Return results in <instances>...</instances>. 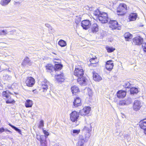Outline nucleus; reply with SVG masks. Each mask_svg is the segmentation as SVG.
Instances as JSON below:
<instances>
[{
	"label": "nucleus",
	"instance_id": "nucleus-38",
	"mask_svg": "<svg viewBox=\"0 0 146 146\" xmlns=\"http://www.w3.org/2000/svg\"><path fill=\"white\" fill-rule=\"evenodd\" d=\"M125 101L126 104L127 105H128L131 103L132 102V99L129 97L127 98L125 100Z\"/></svg>",
	"mask_w": 146,
	"mask_h": 146
},
{
	"label": "nucleus",
	"instance_id": "nucleus-20",
	"mask_svg": "<svg viewBox=\"0 0 146 146\" xmlns=\"http://www.w3.org/2000/svg\"><path fill=\"white\" fill-rule=\"evenodd\" d=\"M146 118L141 120L139 122V126L141 129L145 130L146 129V121L144 120Z\"/></svg>",
	"mask_w": 146,
	"mask_h": 146
},
{
	"label": "nucleus",
	"instance_id": "nucleus-49",
	"mask_svg": "<svg viewBox=\"0 0 146 146\" xmlns=\"http://www.w3.org/2000/svg\"><path fill=\"white\" fill-rule=\"evenodd\" d=\"M45 25L46 27H48L49 28H50V29H51V27L50 26L49 24H45Z\"/></svg>",
	"mask_w": 146,
	"mask_h": 146
},
{
	"label": "nucleus",
	"instance_id": "nucleus-26",
	"mask_svg": "<svg viewBox=\"0 0 146 146\" xmlns=\"http://www.w3.org/2000/svg\"><path fill=\"white\" fill-rule=\"evenodd\" d=\"M124 36L126 40L129 41L132 38V35L128 32L124 34Z\"/></svg>",
	"mask_w": 146,
	"mask_h": 146
},
{
	"label": "nucleus",
	"instance_id": "nucleus-23",
	"mask_svg": "<svg viewBox=\"0 0 146 146\" xmlns=\"http://www.w3.org/2000/svg\"><path fill=\"white\" fill-rule=\"evenodd\" d=\"M71 90L72 93L73 94H75L76 93L79 91V89L78 87L76 86H73L71 87Z\"/></svg>",
	"mask_w": 146,
	"mask_h": 146
},
{
	"label": "nucleus",
	"instance_id": "nucleus-33",
	"mask_svg": "<svg viewBox=\"0 0 146 146\" xmlns=\"http://www.w3.org/2000/svg\"><path fill=\"white\" fill-rule=\"evenodd\" d=\"M11 0H1L0 4L3 6H5L7 5L11 1Z\"/></svg>",
	"mask_w": 146,
	"mask_h": 146
},
{
	"label": "nucleus",
	"instance_id": "nucleus-55",
	"mask_svg": "<svg viewBox=\"0 0 146 146\" xmlns=\"http://www.w3.org/2000/svg\"><path fill=\"white\" fill-rule=\"evenodd\" d=\"M144 132L145 134L146 135V129L144 130Z\"/></svg>",
	"mask_w": 146,
	"mask_h": 146
},
{
	"label": "nucleus",
	"instance_id": "nucleus-7",
	"mask_svg": "<svg viewBox=\"0 0 146 146\" xmlns=\"http://www.w3.org/2000/svg\"><path fill=\"white\" fill-rule=\"evenodd\" d=\"M90 110V107H86L80 110L79 113L81 115L85 116L89 113Z\"/></svg>",
	"mask_w": 146,
	"mask_h": 146
},
{
	"label": "nucleus",
	"instance_id": "nucleus-8",
	"mask_svg": "<svg viewBox=\"0 0 146 146\" xmlns=\"http://www.w3.org/2000/svg\"><path fill=\"white\" fill-rule=\"evenodd\" d=\"M84 74L83 70L80 67L76 68L75 70L74 74L78 78L80 77Z\"/></svg>",
	"mask_w": 146,
	"mask_h": 146
},
{
	"label": "nucleus",
	"instance_id": "nucleus-53",
	"mask_svg": "<svg viewBox=\"0 0 146 146\" xmlns=\"http://www.w3.org/2000/svg\"><path fill=\"white\" fill-rule=\"evenodd\" d=\"M9 70V68H8H8H6L5 69H4L3 70H8V71L10 72L11 71L10 70Z\"/></svg>",
	"mask_w": 146,
	"mask_h": 146
},
{
	"label": "nucleus",
	"instance_id": "nucleus-45",
	"mask_svg": "<svg viewBox=\"0 0 146 146\" xmlns=\"http://www.w3.org/2000/svg\"><path fill=\"white\" fill-rule=\"evenodd\" d=\"M88 94L90 96H91L92 95V92L91 90L90 89H88Z\"/></svg>",
	"mask_w": 146,
	"mask_h": 146
},
{
	"label": "nucleus",
	"instance_id": "nucleus-2",
	"mask_svg": "<svg viewBox=\"0 0 146 146\" xmlns=\"http://www.w3.org/2000/svg\"><path fill=\"white\" fill-rule=\"evenodd\" d=\"M110 19L108 17L107 14L105 12L101 13L98 17L97 18V21H99L102 23H105L109 22Z\"/></svg>",
	"mask_w": 146,
	"mask_h": 146
},
{
	"label": "nucleus",
	"instance_id": "nucleus-41",
	"mask_svg": "<svg viewBox=\"0 0 146 146\" xmlns=\"http://www.w3.org/2000/svg\"><path fill=\"white\" fill-rule=\"evenodd\" d=\"M44 121L43 120H41L40 121V122L39 124V125L38 127L39 128H41L42 127H43L44 126Z\"/></svg>",
	"mask_w": 146,
	"mask_h": 146
},
{
	"label": "nucleus",
	"instance_id": "nucleus-36",
	"mask_svg": "<svg viewBox=\"0 0 146 146\" xmlns=\"http://www.w3.org/2000/svg\"><path fill=\"white\" fill-rule=\"evenodd\" d=\"M12 78L11 76L8 74H5L3 76V79L5 80L9 81Z\"/></svg>",
	"mask_w": 146,
	"mask_h": 146
},
{
	"label": "nucleus",
	"instance_id": "nucleus-29",
	"mask_svg": "<svg viewBox=\"0 0 146 146\" xmlns=\"http://www.w3.org/2000/svg\"><path fill=\"white\" fill-rule=\"evenodd\" d=\"M31 62L29 59L28 57H26L24 59V61L22 62V65H24L27 64H31Z\"/></svg>",
	"mask_w": 146,
	"mask_h": 146
},
{
	"label": "nucleus",
	"instance_id": "nucleus-50",
	"mask_svg": "<svg viewBox=\"0 0 146 146\" xmlns=\"http://www.w3.org/2000/svg\"><path fill=\"white\" fill-rule=\"evenodd\" d=\"M5 131H8V132H9L10 133H12V132L11 131H10V130L8 129H5Z\"/></svg>",
	"mask_w": 146,
	"mask_h": 146
},
{
	"label": "nucleus",
	"instance_id": "nucleus-12",
	"mask_svg": "<svg viewBox=\"0 0 146 146\" xmlns=\"http://www.w3.org/2000/svg\"><path fill=\"white\" fill-rule=\"evenodd\" d=\"M113 61L111 60L108 61L106 65V67L107 70L111 71L113 68Z\"/></svg>",
	"mask_w": 146,
	"mask_h": 146
},
{
	"label": "nucleus",
	"instance_id": "nucleus-21",
	"mask_svg": "<svg viewBox=\"0 0 146 146\" xmlns=\"http://www.w3.org/2000/svg\"><path fill=\"white\" fill-rule=\"evenodd\" d=\"M93 77L94 80L96 81L99 82L102 78L97 73H93Z\"/></svg>",
	"mask_w": 146,
	"mask_h": 146
},
{
	"label": "nucleus",
	"instance_id": "nucleus-35",
	"mask_svg": "<svg viewBox=\"0 0 146 146\" xmlns=\"http://www.w3.org/2000/svg\"><path fill=\"white\" fill-rule=\"evenodd\" d=\"M46 138V137L43 135H41L40 136L39 141L41 144L44 143Z\"/></svg>",
	"mask_w": 146,
	"mask_h": 146
},
{
	"label": "nucleus",
	"instance_id": "nucleus-47",
	"mask_svg": "<svg viewBox=\"0 0 146 146\" xmlns=\"http://www.w3.org/2000/svg\"><path fill=\"white\" fill-rule=\"evenodd\" d=\"M80 132V130L74 129L73 130V133L78 134Z\"/></svg>",
	"mask_w": 146,
	"mask_h": 146
},
{
	"label": "nucleus",
	"instance_id": "nucleus-54",
	"mask_svg": "<svg viewBox=\"0 0 146 146\" xmlns=\"http://www.w3.org/2000/svg\"><path fill=\"white\" fill-rule=\"evenodd\" d=\"M33 92L34 93H36V90H33Z\"/></svg>",
	"mask_w": 146,
	"mask_h": 146
},
{
	"label": "nucleus",
	"instance_id": "nucleus-3",
	"mask_svg": "<svg viewBox=\"0 0 146 146\" xmlns=\"http://www.w3.org/2000/svg\"><path fill=\"white\" fill-rule=\"evenodd\" d=\"M127 6L124 3L120 4L117 8V13L118 15H123L126 12Z\"/></svg>",
	"mask_w": 146,
	"mask_h": 146
},
{
	"label": "nucleus",
	"instance_id": "nucleus-19",
	"mask_svg": "<svg viewBox=\"0 0 146 146\" xmlns=\"http://www.w3.org/2000/svg\"><path fill=\"white\" fill-rule=\"evenodd\" d=\"M49 84V82L46 80H44V81L42 82L41 89H43V91L44 92L48 89V86Z\"/></svg>",
	"mask_w": 146,
	"mask_h": 146
},
{
	"label": "nucleus",
	"instance_id": "nucleus-1",
	"mask_svg": "<svg viewBox=\"0 0 146 146\" xmlns=\"http://www.w3.org/2000/svg\"><path fill=\"white\" fill-rule=\"evenodd\" d=\"M92 131V126L91 124H86L83 129V132L85 134V140L82 135L79 136L78 141L77 144V146H84V142L87 141L89 138L90 134V132Z\"/></svg>",
	"mask_w": 146,
	"mask_h": 146
},
{
	"label": "nucleus",
	"instance_id": "nucleus-30",
	"mask_svg": "<svg viewBox=\"0 0 146 146\" xmlns=\"http://www.w3.org/2000/svg\"><path fill=\"white\" fill-rule=\"evenodd\" d=\"M58 44L62 47H64L66 45V42L62 39H60L58 41Z\"/></svg>",
	"mask_w": 146,
	"mask_h": 146
},
{
	"label": "nucleus",
	"instance_id": "nucleus-9",
	"mask_svg": "<svg viewBox=\"0 0 146 146\" xmlns=\"http://www.w3.org/2000/svg\"><path fill=\"white\" fill-rule=\"evenodd\" d=\"M25 82L27 86L32 87L35 84V80L31 77H29L27 78Z\"/></svg>",
	"mask_w": 146,
	"mask_h": 146
},
{
	"label": "nucleus",
	"instance_id": "nucleus-51",
	"mask_svg": "<svg viewBox=\"0 0 146 146\" xmlns=\"http://www.w3.org/2000/svg\"><path fill=\"white\" fill-rule=\"evenodd\" d=\"M8 125L10 126H11L12 128H13V127L14 126V125H12L11 123H9L8 124Z\"/></svg>",
	"mask_w": 146,
	"mask_h": 146
},
{
	"label": "nucleus",
	"instance_id": "nucleus-13",
	"mask_svg": "<svg viewBox=\"0 0 146 146\" xmlns=\"http://www.w3.org/2000/svg\"><path fill=\"white\" fill-rule=\"evenodd\" d=\"M141 106V102L137 100H135L133 105V108L135 111H137L139 109Z\"/></svg>",
	"mask_w": 146,
	"mask_h": 146
},
{
	"label": "nucleus",
	"instance_id": "nucleus-24",
	"mask_svg": "<svg viewBox=\"0 0 146 146\" xmlns=\"http://www.w3.org/2000/svg\"><path fill=\"white\" fill-rule=\"evenodd\" d=\"M46 69L47 72L51 73L52 72L54 71V66L51 64H48L46 66Z\"/></svg>",
	"mask_w": 146,
	"mask_h": 146
},
{
	"label": "nucleus",
	"instance_id": "nucleus-34",
	"mask_svg": "<svg viewBox=\"0 0 146 146\" xmlns=\"http://www.w3.org/2000/svg\"><path fill=\"white\" fill-rule=\"evenodd\" d=\"M106 48L108 52L109 53L115 50V48L112 47H110L108 46H106Z\"/></svg>",
	"mask_w": 146,
	"mask_h": 146
},
{
	"label": "nucleus",
	"instance_id": "nucleus-31",
	"mask_svg": "<svg viewBox=\"0 0 146 146\" xmlns=\"http://www.w3.org/2000/svg\"><path fill=\"white\" fill-rule=\"evenodd\" d=\"M130 94H135L137 93L138 92V90L136 88H132L130 89Z\"/></svg>",
	"mask_w": 146,
	"mask_h": 146
},
{
	"label": "nucleus",
	"instance_id": "nucleus-6",
	"mask_svg": "<svg viewBox=\"0 0 146 146\" xmlns=\"http://www.w3.org/2000/svg\"><path fill=\"white\" fill-rule=\"evenodd\" d=\"M133 44L137 45H140L142 44L143 41V38L140 36L134 38L133 39Z\"/></svg>",
	"mask_w": 146,
	"mask_h": 146
},
{
	"label": "nucleus",
	"instance_id": "nucleus-44",
	"mask_svg": "<svg viewBox=\"0 0 146 146\" xmlns=\"http://www.w3.org/2000/svg\"><path fill=\"white\" fill-rule=\"evenodd\" d=\"M9 33H8V35H13L14 34L16 30H13L10 31H9Z\"/></svg>",
	"mask_w": 146,
	"mask_h": 146
},
{
	"label": "nucleus",
	"instance_id": "nucleus-56",
	"mask_svg": "<svg viewBox=\"0 0 146 146\" xmlns=\"http://www.w3.org/2000/svg\"><path fill=\"white\" fill-rule=\"evenodd\" d=\"M92 63H93V64H94V63H95V62H92Z\"/></svg>",
	"mask_w": 146,
	"mask_h": 146
},
{
	"label": "nucleus",
	"instance_id": "nucleus-48",
	"mask_svg": "<svg viewBox=\"0 0 146 146\" xmlns=\"http://www.w3.org/2000/svg\"><path fill=\"white\" fill-rule=\"evenodd\" d=\"M5 131V129L3 127H1L0 128V133L3 132Z\"/></svg>",
	"mask_w": 146,
	"mask_h": 146
},
{
	"label": "nucleus",
	"instance_id": "nucleus-32",
	"mask_svg": "<svg viewBox=\"0 0 146 146\" xmlns=\"http://www.w3.org/2000/svg\"><path fill=\"white\" fill-rule=\"evenodd\" d=\"M1 33L0 34V35L6 36L7 35H8V33H9V29H1Z\"/></svg>",
	"mask_w": 146,
	"mask_h": 146
},
{
	"label": "nucleus",
	"instance_id": "nucleus-42",
	"mask_svg": "<svg viewBox=\"0 0 146 146\" xmlns=\"http://www.w3.org/2000/svg\"><path fill=\"white\" fill-rule=\"evenodd\" d=\"M13 128V129L14 130H15L16 131H17L20 134H21V130L20 129H18L16 127L14 126Z\"/></svg>",
	"mask_w": 146,
	"mask_h": 146
},
{
	"label": "nucleus",
	"instance_id": "nucleus-17",
	"mask_svg": "<svg viewBox=\"0 0 146 146\" xmlns=\"http://www.w3.org/2000/svg\"><path fill=\"white\" fill-rule=\"evenodd\" d=\"M82 104L81 103V100L80 98L78 97H76L74 99L73 102V105L74 107H77L79 106H81Z\"/></svg>",
	"mask_w": 146,
	"mask_h": 146
},
{
	"label": "nucleus",
	"instance_id": "nucleus-27",
	"mask_svg": "<svg viewBox=\"0 0 146 146\" xmlns=\"http://www.w3.org/2000/svg\"><path fill=\"white\" fill-rule=\"evenodd\" d=\"M33 105V101L30 100H27L25 103V106L26 108L31 107Z\"/></svg>",
	"mask_w": 146,
	"mask_h": 146
},
{
	"label": "nucleus",
	"instance_id": "nucleus-43",
	"mask_svg": "<svg viewBox=\"0 0 146 146\" xmlns=\"http://www.w3.org/2000/svg\"><path fill=\"white\" fill-rule=\"evenodd\" d=\"M142 47L144 52H146V43H143L142 44Z\"/></svg>",
	"mask_w": 146,
	"mask_h": 146
},
{
	"label": "nucleus",
	"instance_id": "nucleus-15",
	"mask_svg": "<svg viewBox=\"0 0 146 146\" xmlns=\"http://www.w3.org/2000/svg\"><path fill=\"white\" fill-rule=\"evenodd\" d=\"M109 21H110V27L112 30L116 29L118 27V23L116 21L114 20L111 21L110 20Z\"/></svg>",
	"mask_w": 146,
	"mask_h": 146
},
{
	"label": "nucleus",
	"instance_id": "nucleus-10",
	"mask_svg": "<svg viewBox=\"0 0 146 146\" xmlns=\"http://www.w3.org/2000/svg\"><path fill=\"white\" fill-rule=\"evenodd\" d=\"M60 60L58 59H54V60L53 62L54 63H58L55 64L54 67V71H56L58 70H60L63 66L62 64L59 63V61Z\"/></svg>",
	"mask_w": 146,
	"mask_h": 146
},
{
	"label": "nucleus",
	"instance_id": "nucleus-39",
	"mask_svg": "<svg viewBox=\"0 0 146 146\" xmlns=\"http://www.w3.org/2000/svg\"><path fill=\"white\" fill-rule=\"evenodd\" d=\"M125 88H129L131 87V84L129 82H126L123 86Z\"/></svg>",
	"mask_w": 146,
	"mask_h": 146
},
{
	"label": "nucleus",
	"instance_id": "nucleus-40",
	"mask_svg": "<svg viewBox=\"0 0 146 146\" xmlns=\"http://www.w3.org/2000/svg\"><path fill=\"white\" fill-rule=\"evenodd\" d=\"M126 102L125 100L120 101L119 103V105L120 106H124L127 105L126 104Z\"/></svg>",
	"mask_w": 146,
	"mask_h": 146
},
{
	"label": "nucleus",
	"instance_id": "nucleus-22",
	"mask_svg": "<svg viewBox=\"0 0 146 146\" xmlns=\"http://www.w3.org/2000/svg\"><path fill=\"white\" fill-rule=\"evenodd\" d=\"M9 94H11L9 93L8 91H3L2 92V95L3 98L4 99H7L10 98V95Z\"/></svg>",
	"mask_w": 146,
	"mask_h": 146
},
{
	"label": "nucleus",
	"instance_id": "nucleus-4",
	"mask_svg": "<svg viewBox=\"0 0 146 146\" xmlns=\"http://www.w3.org/2000/svg\"><path fill=\"white\" fill-rule=\"evenodd\" d=\"M91 24V21L89 20L86 19L82 21L81 25L83 29L86 30L90 28Z\"/></svg>",
	"mask_w": 146,
	"mask_h": 146
},
{
	"label": "nucleus",
	"instance_id": "nucleus-11",
	"mask_svg": "<svg viewBox=\"0 0 146 146\" xmlns=\"http://www.w3.org/2000/svg\"><path fill=\"white\" fill-rule=\"evenodd\" d=\"M90 32L94 34H96L98 33V26L97 24L94 23L91 26L90 29Z\"/></svg>",
	"mask_w": 146,
	"mask_h": 146
},
{
	"label": "nucleus",
	"instance_id": "nucleus-37",
	"mask_svg": "<svg viewBox=\"0 0 146 146\" xmlns=\"http://www.w3.org/2000/svg\"><path fill=\"white\" fill-rule=\"evenodd\" d=\"M7 100L6 101V104H13L15 102L14 100L12 98H11V97H10V98H7Z\"/></svg>",
	"mask_w": 146,
	"mask_h": 146
},
{
	"label": "nucleus",
	"instance_id": "nucleus-18",
	"mask_svg": "<svg viewBox=\"0 0 146 146\" xmlns=\"http://www.w3.org/2000/svg\"><path fill=\"white\" fill-rule=\"evenodd\" d=\"M55 78L57 81L59 82H63L64 80V76L63 74L62 73L56 75Z\"/></svg>",
	"mask_w": 146,
	"mask_h": 146
},
{
	"label": "nucleus",
	"instance_id": "nucleus-14",
	"mask_svg": "<svg viewBox=\"0 0 146 146\" xmlns=\"http://www.w3.org/2000/svg\"><path fill=\"white\" fill-rule=\"evenodd\" d=\"M126 94V92L122 90L118 91L117 93V97L119 98H123Z\"/></svg>",
	"mask_w": 146,
	"mask_h": 146
},
{
	"label": "nucleus",
	"instance_id": "nucleus-52",
	"mask_svg": "<svg viewBox=\"0 0 146 146\" xmlns=\"http://www.w3.org/2000/svg\"><path fill=\"white\" fill-rule=\"evenodd\" d=\"M94 59V58H91L90 59V61L91 62H93Z\"/></svg>",
	"mask_w": 146,
	"mask_h": 146
},
{
	"label": "nucleus",
	"instance_id": "nucleus-25",
	"mask_svg": "<svg viewBox=\"0 0 146 146\" xmlns=\"http://www.w3.org/2000/svg\"><path fill=\"white\" fill-rule=\"evenodd\" d=\"M137 15L136 13H131L129 17L130 21H134L135 20L137 17Z\"/></svg>",
	"mask_w": 146,
	"mask_h": 146
},
{
	"label": "nucleus",
	"instance_id": "nucleus-28",
	"mask_svg": "<svg viewBox=\"0 0 146 146\" xmlns=\"http://www.w3.org/2000/svg\"><path fill=\"white\" fill-rule=\"evenodd\" d=\"M101 13V12L98 9H96V10L93 11L94 15L95 17H94V19L97 20V18L100 15V14Z\"/></svg>",
	"mask_w": 146,
	"mask_h": 146
},
{
	"label": "nucleus",
	"instance_id": "nucleus-46",
	"mask_svg": "<svg viewBox=\"0 0 146 146\" xmlns=\"http://www.w3.org/2000/svg\"><path fill=\"white\" fill-rule=\"evenodd\" d=\"M43 132L44 134L45 135V136L46 137L49 135L48 132L46 131V130H43Z\"/></svg>",
	"mask_w": 146,
	"mask_h": 146
},
{
	"label": "nucleus",
	"instance_id": "nucleus-5",
	"mask_svg": "<svg viewBox=\"0 0 146 146\" xmlns=\"http://www.w3.org/2000/svg\"><path fill=\"white\" fill-rule=\"evenodd\" d=\"M79 114L76 111H74L70 114V119L72 122H75L77 121L79 117Z\"/></svg>",
	"mask_w": 146,
	"mask_h": 146
},
{
	"label": "nucleus",
	"instance_id": "nucleus-16",
	"mask_svg": "<svg viewBox=\"0 0 146 146\" xmlns=\"http://www.w3.org/2000/svg\"><path fill=\"white\" fill-rule=\"evenodd\" d=\"M86 79L83 75L80 77H78L77 79V82L80 84L85 85L86 84Z\"/></svg>",
	"mask_w": 146,
	"mask_h": 146
}]
</instances>
